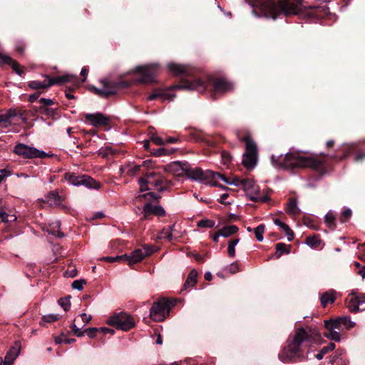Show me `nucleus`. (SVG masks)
<instances>
[{
    "label": "nucleus",
    "instance_id": "nucleus-1",
    "mask_svg": "<svg viewBox=\"0 0 365 365\" xmlns=\"http://www.w3.org/2000/svg\"><path fill=\"white\" fill-rule=\"evenodd\" d=\"M168 68L173 74L183 77L179 84L171 87L173 89L204 91L210 88L214 95L223 94L234 89L233 83L223 78L210 77L206 81L190 79L188 78L194 76L195 71L185 65L169 63Z\"/></svg>",
    "mask_w": 365,
    "mask_h": 365
},
{
    "label": "nucleus",
    "instance_id": "nucleus-2",
    "mask_svg": "<svg viewBox=\"0 0 365 365\" xmlns=\"http://www.w3.org/2000/svg\"><path fill=\"white\" fill-rule=\"evenodd\" d=\"M319 332L310 328L299 327L290 335L286 346L279 354V359L283 363H297L307 361L310 347L319 337Z\"/></svg>",
    "mask_w": 365,
    "mask_h": 365
},
{
    "label": "nucleus",
    "instance_id": "nucleus-3",
    "mask_svg": "<svg viewBox=\"0 0 365 365\" xmlns=\"http://www.w3.org/2000/svg\"><path fill=\"white\" fill-rule=\"evenodd\" d=\"M304 0H295L294 2L289 0H254L251 6L253 9L252 13L256 17H264L276 20L277 17L283 14L285 16L296 15L306 6L303 5Z\"/></svg>",
    "mask_w": 365,
    "mask_h": 365
},
{
    "label": "nucleus",
    "instance_id": "nucleus-4",
    "mask_svg": "<svg viewBox=\"0 0 365 365\" xmlns=\"http://www.w3.org/2000/svg\"><path fill=\"white\" fill-rule=\"evenodd\" d=\"M272 164L286 170H294L301 168H311L320 170L323 168L324 161L312 156L303 155L298 152H289L284 155H272L271 157Z\"/></svg>",
    "mask_w": 365,
    "mask_h": 365
},
{
    "label": "nucleus",
    "instance_id": "nucleus-5",
    "mask_svg": "<svg viewBox=\"0 0 365 365\" xmlns=\"http://www.w3.org/2000/svg\"><path fill=\"white\" fill-rule=\"evenodd\" d=\"M241 140L245 143L246 152L243 154L242 164L247 168H253L257 160V148L256 143L251 139L250 135L247 134Z\"/></svg>",
    "mask_w": 365,
    "mask_h": 365
},
{
    "label": "nucleus",
    "instance_id": "nucleus-6",
    "mask_svg": "<svg viewBox=\"0 0 365 365\" xmlns=\"http://www.w3.org/2000/svg\"><path fill=\"white\" fill-rule=\"evenodd\" d=\"M108 324L123 331H128L135 326L133 319L125 312L115 313L108 319Z\"/></svg>",
    "mask_w": 365,
    "mask_h": 365
},
{
    "label": "nucleus",
    "instance_id": "nucleus-7",
    "mask_svg": "<svg viewBox=\"0 0 365 365\" xmlns=\"http://www.w3.org/2000/svg\"><path fill=\"white\" fill-rule=\"evenodd\" d=\"M64 180L74 186L84 185L88 188L98 189L100 183L88 175H77L74 173H66Z\"/></svg>",
    "mask_w": 365,
    "mask_h": 365
},
{
    "label": "nucleus",
    "instance_id": "nucleus-8",
    "mask_svg": "<svg viewBox=\"0 0 365 365\" xmlns=\"http://www.w3.org/2000/svg\"><path fill=\"white\" fill-rule=\"evenodd\" d=\"M170 309V302L165 298L160 299L153 303L150 310V317L155 322L163 321L168 315Z\"/></svg>",
    "mask_w": 365,
    "mask_h": 365
},
{
    "label": "nucleus",
    "instance_id": "nucleus-9",
    "mask_svg": "<svg viewBox=\"0 0 365 365\" xmlns=\"http://www.w3.org/2000/svg\"><path fill=\"white\" fill-rule=\"evenodd\" d=\"M14 152L20 156L26 159L41 158L43 159L48 156V154L43 150L29 146L24 143H18L14 148Z\"/></svg>",
    "mask_w": 365,
    "mask_h": 365
},
{
    "label": "nucleus",
    "instance_id": "nucleus-10",
    "mask_svg": "<svg viewBox=\"0 0 365 365\" xmlns=\"http://www.w3.org/2000/svg\"><path fill=\"white\" fill-rule=\"evenodd\" d=\"M242 187L245 191L247 196L252 201L265 202L268 200V197L266 195L260 194L259 188L253 180H244L242 182Z\"/></svg>",
    "mask_w": 365,
    "mask_h": 365
},
{
    "label": "nucleus",
    "instance_id": "nucleus-11",
    "mask_svg": "<svg viewBox=\"0 0 365 365\" xmlns=\"http://www.w3.org/2000/svg\"><path fill=\"white\" fill-rule=\"evenodd\" d=\"M216 174L217 173L210 170L203 171L197 167H192L188 163L187 170H186L185 175H186L187 178L193 180L205 182L208 179H216Z\"/></svg>",
    "mask_w": 365,
    "mask_h": 365
},
{
    "label": "nucleus",
    "instance_id": "nucleus-12",
    "mask_svg": "<svg viewBox=\"0 0 365 365\" xmlns=\"http://www.w3.org/2000/svg\"><path fill=\"white\" fill-rule=\"evenodd\" d=\"M136 72L142 74V76L136 81L140 83H150L155 81V77L157 71V66L148 65L145 66H138L135 68Z\"/></svg>",
    "mask_w": 365,
    "mask_h": 365
},
{
    "label": "nucleus",
    "instance_id": "nucleus-13",
    "mask_svg": "<svg viewBox=\"0 0 365 365\" xmlns=\"http://www.w3.org/2000/svg\"><path fill=\"white\" fill-rule=\"evenodd\" d=\"M346 304L352 313L365 311V294H350L346 299Z\"/></svg>",
    "mask_w": 365,
    "mask_h": 365
},
{
    "label": "nucleus",
    "instance_id": "nucleus-14",
    "mask_svg": "<svg viewBox=\"0 0 365 365\" xmlns=\"http://www.w3.org/2000/svg\"><path fill=\"white\" fill-rule=\"evenodd\" d=\"M156 175V173L150 172L145 175V178H139L138 182L140 186V191L148 190V185H153L158 191L163 192L165 187L162 185V180L158 178L156 181H152V178Z\"/></svg>",
    "mask_w": 365,
    "mask_h": 365
},
{
    "label": "nucleus",
    "instance_id": "nucleus-15",
    "mask_svg": "<svg viewBox=\"0 0 365 365\" xmlns=\"http://www.w3.org/2000/svg\"><path fill=\"white\" fill-rule=\"evenodd\" d=\"M103 83L102 88H94L95 93L101 97L108 98L110 96L115 95L117 89L121 86V82L111 83L106 81H101Z\"/></svg>",
    "mask_w": 365,
    "mask_h": 365
},
{
    "label": "nucleus",
    "instance_id": "nucleus-16",
    "mask_svg": "<svg viewBox=\"0 0 365 365\" xmlns=\"http://www.w3.org/2000/svg\"><path fill=\"white\" fill-rule=\"evenodd\" d=\"M84 118L86 122L95 127L107 125L109 123V118L101 113H86Z\"/></svg>",
    "mask_w": 365,
    "mask_h": 365
},
{
    "label": "nucleus",
    "instance_id": "nucleus-17",
    "mask_svg": "<svg viewBox=\"0 0 365 365\" xmlns=\"http://www.w3.org/2000/svg\"><path fill=\"white\" fill-rule=\"evenodd\" d=\"M341 325L350 329L354 327L355 323L347 317H341L324 322V326L329 327V328H337V329H340Z\"/></svg>",
    "mask_w": 365,
    "mask_h": 365
},
{
    "label": "nucleus",
    "instance_id": "nucleus-18",
    "mask_svg": "<svg viewBox=\"0 0 365 365\" xmlns=\"http://www.w3.org/2000/svg\"><path fill=\"white\" fill-rule=\"evenodd\" d=\"M152 253V250H146L143 252L142 249H136L131 252L130 255H128V259H125V262L129 266H132L133 264L142 261L145 257Z\"/></svg>",
    "mask_w": 365,
    "mask_h": 365
},
{
    "label": "nucleus",
    "instance_id": "nucleus-19",
    "mask_svg": "<svg viewBox=\"0 0 365 365\" xmlns=\"http://www.w3.org/2000/svg\"><path fill=\"white\" fill-rule=\"evenodd\" d=\"M187 168L188 163L181 161H175L168 165V170L178 176L185 175Z\"/></svg>",
    "mask_w": 365,
    "mask_h": 365
},
{
    "label": "nucleus",
    "instance_id": "nucleus-20",
    "mask_svg": "<svg viewBox=\"0 0 365 365\" xmlns=\"http://www.w3.org/2000/svg\"><path fill=\"white\" fill-rule=\"evenodd\" d=\"M21 351V344L19 342H15L14 345L6 353L4 359V365H11L14 363L16 357L19 355Z\"/></svg>",
    "mask_w": 365,
    "mask_h": 365
},
{
    "label": "nucleus",
    "instance_id": "nucleus-21",
    "mask_svg": "<svg viewBox=\"0 0 365 365\" xmlns=\"http://www.w3.org/2000/svg\"><path fill=\"white\" fill-rule=\"evenodd\" d=\"M46 80H49L48 86L53 85H62L66 82H71L77 80V76L74 75L66 74L56 78H51L49 76L46 75Z\"/></svg>",
    "mask_w": 365,
    "mask_h": 365
},
{
    "label": "nucleus",
    "instance_id": "nucleus-22",
    "mask_svg": "<svg viewBox=\"0 0 365 365\" xmlns=\"http://www.w3.org/2000/svg\"><path fill=\"white\" fill-rule=\"evenodd\" d=\"M143 212L145 217L150 215H155L157 216H164L165 211L162 206L153 205L150 203H147L143 207Z\"/></svg>",
    "mask_w": 365,
    "mask_h": 365
},
{
    "label": "nucleus",
    "instance_id": "nucleus-23",
    "mask_svg": "<svg viewBox=\"0 0 365 365\" xmlns=\"http://www.w3.org/2000/svg\"><path fill=\"white\" fill-rule=\"evenodd\" d=\"M335 299V292L333 289L325 292L320 297L321 304L324 307L329 303H334Z\"/></svg>",
    "mask_w": 365,
    "mask_h": 365
},
{
    "label": "nucleus",
    "instance_id": "nucleus-24",
    "mask_svg": "<svg viewBox=\"0 0 365 365\" xmlns=\"http://www.w3.org/2000/svg\"><path fill=\"white\" fill-rule=\"evenodd\" d=\"M175 97V94L171 95V94H168L167 93L162 92V91H155V92H153V93H151L150 95L148 96V100L153 101V100H155V99L159 98L163 101H165L167 99L173 100Z\"/></svg>",
    "mask_w": 365,
    "mask_h": 365
},
{
    "label": "nucleus",
    "instance_id": "nucleus-25",
    "mask_svg": "<svg viewBox=\"0 0 365 365\" xmlns=\"http://www.w3.org/2000/svg\"><path fill=\"white\" fill-rule=\"evenodd\" d=\"M0 64L10 65L15 72L19 68V65L16 61L13 60L10 56L1 53H0Z\"/></svg>",
    "mask_w": 365,
    "mask_h": 365
},
{
    "label": "nucleus",
    "instance_id": "nucleus-26",
    "mask_svg": "<svg viewBox=\"0 0 365 365\" xmlns=\"http://www.w3.org/2000/svg\"><path fill=\"white\" fill-rule=\"evenodd\" d=\"M238 230L239 229L236 225H227L219 230L220 235H221V237H229L235 233L237 232Z\"/></svg>",
    "mask_w": 365,
    "mask_h": 365
},
{
    "label": "nucleus",
    "instance_id": "nucleus-27",
    "mask_svg": "<svg viewBox=\"0 0 365 365\" xmlns=\"http://www.w3.org/2000/svg\"><path fill=\"white\" fill-rule=\"evenodd\" d=\"M140 165H132L129 163L122 166L120 168V170L122 173H125L130 176H133L140 170Z\"/></svg>",
    "mask_w": 365,
    "mask_h": 365
},
{
    "label": "nucleus",
    "instance_id": "nucleus-28",
    "mask_svg": "<svg viewBox=\"0 0 365 365\" xmlns=\"http://www.w3.org/2000/svg\"><path fill=\"white\" fill-rule=\"evenodd\" d=\"M327 331L324 332V335L333 341H339L341 340V334L339 331H335L337 328H329V327L325 326Z\"/></svg>",
    "mask_w": 365,
    "mask_h": 365
},
{
    "label": "nucleus",
    "instance_id": "nucleus-29",
    "mask_svg": "<svg viewBox=\"0 0 365 365\" xmlns=\"http://www.w3.org/2000/svg\"><path fill=\"white\" fill-rule=\"evenodd\" d=\"M274 222L276 225L280 227L284 231L289 242L294 239V232L287 224L281 222L279 219H275Z\"/></svg>",
    "mask_w": 365,
    "mask_h": 365
},
{
    "label": "nucleus",
    "instance_id": "nucleus-30",
    "mask_svg": "<svg viewBox=\"0 0 365 365\" xmlns=\"http://www.w3.org/2000/svg\"><path fill=\"white\" fill-rule=\"evenodd\" d=\"M217 178H219V179L222 180V181L226 182L227 184L234 185L235 186H240V185L242 186V182L245 180V179H240L239 178H234L232 180H230V179L227 178L226 177H225L224 175H222V174L218 173H217V174H216V179Z\"/></svg>",
    "mask_w": 365,
    "mask_h": 365
},
{
    "label": "nucleus",
    "instance_id": "nucleus-31",
    "mask_svg": "<svg viewBox=\"0 0 365 365\" xmlns=\"http://www.w3.org/2000/svg\"><path fill=\"white\" fill-rule=\"evenodd\" d=\"M286 212L289 215H297L299 212L296 199H289L286 207Z\"/></svg>",
    "mask_w": 365,
    "mask_h": 365
},
{
    "label": "nucleus",
    "instance_id": "nucleus-32",
    "mask_svg": "<svg viewBox=\"0 0 365 365\" xmlns=\"http://www.w3.org/2000/svg\"><path fill=\"white\" fill-rule=\"evenodd\" d=\"M197 272L195 269H192L190 271L188 277L184 284V287H192L197 283Z\"/></svg>",
    "mask_w": 365,
    "mask_h": 365
},
{
    "label": "nucleus",
    "instance_id": "nucleus-33",
    "mask_svg": "<svg viewBox=\"0 0 365 365\" xmlns=\"http://www.w3.org/2000/svg\"><path fill=\"white\" fill-rule=\"evenodd\" d=\"M174 228V225L168 226V227L163 228L160 232L158 238L159 239H165L168 242H171L173 240V230Z\"/></svg>",
    "mask_w": 365,
    "mask_h": 365
},
{
    "label": "nucleus",
    "instance_id": "nucleus-34",
    "mask_svg": "<svg viewBox=\"0 0 365 365\" xmlns=\"http://www.w3.org/2000/svg\"><path fill=\"white\" fill-rule=\"evenodd\" d=\"M49 84V80H47V82H41L39 81H31L29 82V87L33 90H37V89H45L51 87V86H48Z\"/></svg>",
    "mask_w": 365,
    "mask_h": 365
},
{
    "label": "nucleus",
    "instance_id": "nucleus-35",
    "mask_svg": "<svg viewBox=\"0 0 365 365\" xmlns=\"http://www.w3.org/2000/svg\"><path fill=\"white\" fill-rule=\"evenodd\" d=\"M291 246L287 245L284 243H278L276 245V257L279 258L283 253L289 254L290 252Z\"/></svg>",
    "mask_w": 365,
    "mask_h": 365
},
{
    "label": "nucleus",
    "instance_id": "nucleus-36",
    "mask_svg": "<svg viewBox=\"0 0 365 365\" xmlns=\"http://www.w3.org/2000/svg\"><path fill=\"white\" fill-rule=\"evenodd\" d=\"M335 349V344L333 342H330L327 346H325L322 348V349L319 351L318 354L315 355V357L318 360H321L323 359L324 356Z\"/></svg>",
    "mask_w": 365,
    "mask_h": 365
},
{
    "label": "nucleus",
    "instance_id": "nucleus-37",
    "mask_svg": "<svg viewBox=\"0 0 365 365\" xmlns=\"http://www.w3.org/2000/svg\"><path fill=\"white\" fill-rule=\"evenodd\" d=\"M240 239H232L228 242L227 254L230 257H235V246L239 243Z\"/></svg>",
    "mask_w": 365,
    "mask_h": 365
},
{
    "label": "nucleus",
    "instance_id": "nucleus-38",
    "mask_svg": "<svg viewBox=\"0 0 365 365\" xmlns=\"http://www.w3.org/2000/svg\"><path fill=\"white\" fill-rule=\"evenodd\" d=\"M61 223L59 221H56L53 223V228L51 230H48V232L49 235H52L53 236H56L57 237L61 238L64 237V234L59 230Z\"/></svg>",
    "mask_w": 365,
    "mask_h": 365
},
{
    "label": "nucleus",
    "instance_id": "nucleus-39",
    "mask_svg": "<svg viewBox=\"0 0 365 365\" xmlns=\"http://www.w3.org/2000/svg\"><path fill=\"white\" fill-rule=\"evenodd\" d=\"M305 244L312 248L318 247L321 244V240L318 236H309L306 238Z\"/></svg>",
    "mask_w": 365,
    "mask_h": 365
},
{
    "label": "nucleus",
    "instance_id": "nucleus-40",
    "mask_svg": "<svg viewBox=\"0 0 365 365\" xmlns=\"http://www.w3.org/2000/svg\"><path fill=\"white\" fill-rule=\"evenodd\" d=\"M118 152L115 149H113V148H111L110 146L101 148L98 150V155L102 156L104 158H107L110 155H115Z\"/></svg>",
    "mask_w": 365,
    "mask_h": 365
},
{
    "label": "nucleus",
    "instance_id": "nucleus-41",
    "mask_svg": "<svg viewBox=\"0 0 365 365\" xmlns=\"http://www.w3.org/2000/svg\"><path fill=\"white\" fill-rule=\"evenodd\" d=\"M59 319V316L57 314H51L44 315L41 318V321L40 322L41 326H44V323H51L57 321Z\"/></svg>",
    "mask_w": 365,
    "mask_h": 365
},
{
    "label": "nucleus",
    "instance_id": "nucleus-42",
    "mask_svg": "<svg viewBox=\"0 0 365 365\" xmlns=\"http://www.w3.org/2000/svg\"><path fill=\"white\" fill-rule=\"evenodd\" d=\"M46 200L51 204H59L61 202V197L58 192H50L46 195Z\"/></svg>",
    "mask_w": 365,
    "mask_h": 365
},
{
    "label": "nucleus",
    "instance_id": "nucleus-43",
    "mask_svg": "<svg viewBox=\"0 0 365 365\" xmlns=\"http://www.w3.org/2000/svg\"><path fill=\"white\" fill-rule=\"evenodd\" d=\"M264 230H265V226L263 224L258 225L255 229L254 231H255V237L259 242L263 241V240H264L263 234L264 232Z\"/></svg>",
    "mask_w": 365,
    "mask_h": 365
},
{
    "label": "nucleus",
    "instance_id": "nucleus-44",
    "mask_svg": "<svg viewBox=\"0 0 365 365\" xmlns=\"http://www.w3.org/2000/svg\"><path fill=\"white\" fill-rule=\"evenodd\" d=\"M125 259H128L127 255H118L115 257H105L103 258V260L109 262H125Z\"/></svg>",
    "mask_w": 365,
    "mask_h": 365
},
{
    "label": "nucleus",
    "instance_id": "nucleus-45",
    "mask_svg": "<svg viewBox=\"0 0 365 365\" xmlns=\"http://www.w3.org/2000/svg\"><path fill=\"white\" fill-rule=\"evenodd\" d=\"M0 218L5 223L12 222L16 220V217L14 215H9L4 211L0 212Z\"/></svg>",
    "mask_w": 365,
    "mask_h": 365
},
{
    "label": "nucleus",
    "instance_id": "nucleus-46",
    "mask_svg": "<svg viewBox=\"0 0 365 365\" xmlns=\"http://www.w3.org/2000/svg\"><path fill=\"white\" fill-rule=\"evenodd\" d=\"M71 296H67L64 298H61L58 299V304L64 309L65 312H67L70 309L71 303H70Z\"/></svg>",
    "mask_w": 365,
    "mask_h": 365
},
{
    "label": "nucleus",
    "instance_id": "nucleus-47",
    "mask_svg": "<svg viewBox=\"0 0 365 365\" xmlns=\"http://www.w3.org/2000/svg\"><path fill=\"white\" fill-rule=\"evenodd\" d=\"M11 125L10 116L7 115H0V128H7Z\"/></svg>",
    "mask_w": 365,
    "mask_h": 365
},
{
    "label": "nucleus",
    "instance_id": "nucleus-48",
    "mask_svg": "<svg viewBox=\"0 0 365 365\" xmlns=\"http://www.w3.org/2000/svg\"><path fill=\"white\" fill-rule=\"evenodd\" d=\"M197 225L198 227L212 228L215 226V222L211 220H201L197 222Z\"/></svg>",
    "mask_w": 365,
    "mask_h": 365
},
{
    "label": "nucleus",
    "instance_id": "nucleus-49",
    "mask_svg": "<svg viewBox=\"0 0 365 365\" xmlns=\"http://www.w3.org/2000/svg\"><path fill=\"white\" fill-rule=\"evenodd\" d=\"M150 153L155 155V156H163V155H170V152L168 151V149L166 148H158V149H153L152 150H150Z\"/></svg>",
    "mask_w": 365,
    "mask_h": 365
},
{
    "label": "nucleus",
    "instance_id": "nucleus-50",
    "mask_svg": "<svg viewBox=\"0 0 365 365\" xmlns=\"http://www.w3.org/2000/svg\"><path fill=\"white\" fill-rule=\"evenodd\" d=\"M86 283L85 279L75 280L72 283V287L75 289L81 291L83 288V284Z\"/></svg>",
    "mask_w": 365,
    "mask_h": 365
},
{
    "label": "nucleus",
    "instance_id": "nucleus-51",
    "mask_svg": "<svg viewBox=\"0 0 365 365\" xmlns=\"http://www.w3.org/2000/svg\"><path fill=\"white\" fill-rule=\"evenodd\" d=\"M150 140L158 145H163L165 144V140H163L162 138L154 134L150 135Z\"/></svg>",
    "mask_w": 365,
    "mask_h": 365
},
{
    "label": "nucleus",
    "instance_id": "nucleus-52",
    "mask_svg": "<svg viewBox=\"0 0 365 365\" xmlns=\"http://www.w3.org/2000/svg\"><path fill=\"white\" fill-rule=\"evenodd\" d=\"M324 220H325V222L330 227L331 225H334L335 217H334V214L332 212H329L324 216Z\"/></svg>",
    "mask_w": 365,
    "mask_h": 365
},
{
    "label": "nucleus",
    "instance_id": "nucleus-53",
    "mask_svg": "<svg viewBox=\"0 0 365 365\" xmlns=\"http://www.w3.org/2000/svg\"><path fill=\"white\" fill-rule=\"evenodd\" d=\"M99 331L98 329L93 327L88 328L84 330L85 334L88 335L89 338H94L96 336V333Z\"/></svg>",
    "mask_w": 365,
    "mask_h": 365
},
{
    "label": "nucleus",
    "instance_id": "nucleus-54",
    "mask_svg": "<svg viewBox=\"0 0 365 365\" xmlns=\"http://www.w3.org/2000/svg\"><path fill=\"white\" fill-rule=\"evenodd\" d=\"M35 112H39L43 115H50L53 113V110L43 106H40L38 109L35 110Z\"/></svg>",
    "mask_w": 365,
    "mask_h": 365
},
{
    "label": "nucleus",
    "instance_id": "nucleus-55",
    "mask_svg": "<svg viewBox=\"0 0 365 365\" xmlns=\"http://www.w3.org/2000/svg\"><path fill=\"white\" fill-rule=\"evenodd\" d=\"M221 156L223 164L227 165L231 162L232 157L228 153L223 151Z\"/></svg>",
    "mask_w": 365,
    "mask_h": 365
},
{
    "label": "nucleus",
    "instance_id": "nucleus-56",
    "mask_svg": "<svg viewBox=\"0 0 365 365\" xmlns=\"http://www.w3.org/2000/svg\"><path fill=\"white\" fill-rule=\"evenodd\" d=\"M39 102L41 104H43L42 106H43L45 108H46V106H52L53 104H54V102L53 100L49 99V98H40Z\"/></svg>",
    "mask_w": 365,
    "mask_h": 365
},
{
    "label": "nucleus",
    "instance_id": "nucleus-57",
    "mask_svg": "<svg viewBox=\"0 0 365 365\" xmlns=\"http://www.w3.org/2000/svg\"><path fill=\"white\" fill-rule=\"evenodd\" d=\"M79 316L83 322V326L88 324L92 319L91 315H87L86 313H82Z\"/></svg>",
    "mask_w": 365,
    "mask_h": 365
},
{
    "label": "nucleus",
    "instance_id": "nucleus-58",
    "mask_svg": "<svg viewBox=\"0 0 365 365\" xmlns=\"http://www.w3.org/2000/svg\"><path fill=\"white\" fill-rule=\"evenodd\" d=\"M228 269L231 273L235 274L239 271V265L237 262H233L229 266Z\"/></svg>",
    "mask_w": 365,
    "mask_h": 365
},
{
    "label": "nucleus",
    "instance_id": "nucleus-59",
    "mask_svg": "<svg viewBox=\"0 0 365 365\" xmlns=\"http://www.w3.org/2000/svg\"><path fill=\"white\" fill-rule=\"evenodd\" d=\"M40 95H41V92H36L35 93L30 95L29 97V101L30 103H34L38 98Z\"/></svg>",
    "mask_w": 365,
    "mask_h": 365
},
{
    "label": "nucleus",
    "instance_id": "nucleus-60",
    "mask_svg": "<svg viewBox=\"0 0 365 365\" xmlns=\"http://www.w3.org/2000/svg\"><path fill=\"white\" fill-rule=\"evenodd\" d=\"M355 148V145L354 144H349V145H347L346 147L345 148L344 150H345V154H344V158H346L347 155H349V154L352 152V150L354 149Z\"/></svg>",
    "mask_w": 365,
    "mask_h": 365
},
{
    "label": "nucleus",
    "instance_id": "nucleus-61",
    "mask_svg": "<svg viewBox=\"0 0 365 365\" xmlns=\"http://www.w3.org/2000/svg\"><path fill=\"white\" fill-rule=\"evenodd\" d=\"M144 197L148 198V200H158L160 197L158 195L155 194L153 192H148L144 195Z\"/></svg>",
    "mask_w": 365,
    "mask_h": 365
},
{
    "label": "nucleus",
    "instance_id": "nucleus-62",
    "mask_svg": "<svg viewBox=\"0 0 365 365\" xmlns=\"http://www.w3.org/2000/svg\"><path fill=\"white\" fill-rule=\"evenodd\" d=\"M65 274L69 277H75L77 275V269L74 268L71 270H67Z\"/></svg>",
    "mask_w": 365,
    "mask_h": 365
},
{
    "label": "nucleus",
    "instance_id": "nucleus-63",
    "mask_svg": "<svg viewBox=\"0 0 365 365\" xmlns=\"http://www.w3.org/2000/svg\"><path fill=\"white\" fill-rule=\"evenodd\" d=\"M105 217V215L103 212L101 211H99V212H95L93 216L91 217V219L92 220H96V219H101L103 217Z\"/></svg>",
    "mask_w": 365,
    "mask_h": 365
},
{
    "label": "nucleus",
    "instance_id": "nucleus-64",
    "mask_svg": "<svg viewBox=\"0 0 365 365\" xmlns=\"http://www.w3.org/2000/svg\"><path fill=\"white\" fill-rule=\"evenodd\" d=\"M351 215V210L350 209H346L342 212V217L346 220L349 218Z\"/></svg>",
    "mask_w": 365,
    "mask_h": 365
}]
</instances>
